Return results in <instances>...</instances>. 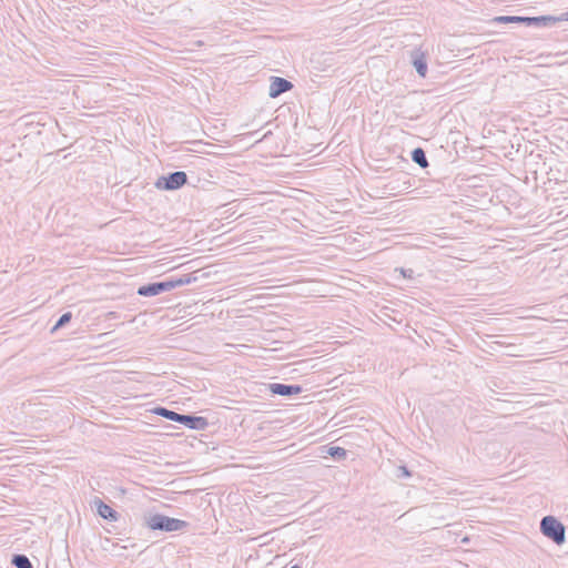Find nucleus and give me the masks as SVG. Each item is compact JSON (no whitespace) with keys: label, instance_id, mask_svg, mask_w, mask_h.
<instances>
[{"label":"nucleus","instance_id":"1","mask_svg":"<svg viewBox=\"0 0 568 568\" xmlns=\"http://www.w3.org/2000/svg\"><path fill=\"white\" fill-rule=\"evenodd\" d=\"M152 412L158 416L182 424L190 429L205 430L209 426L207 419L202 416L179 414L174 410L168 409L166 407L162 406L153 408Z\"/></svg>","mask_w":568,"mask_h":568},{"label":"nucleus","instance_id":"2","mask_svg":"<svg viewBox=\"0 0 568 568\" xmlns=\"http://www.w3.org/2000/svg\"><path fill=\"white\" fill-rule=\"evenodd\" d=\"M195 278H192L190 275H183L178 278H170L162 282H153L146 285H142L138 288V294L140 296H156L163 292H169L175 287L183 286L190 284Z\"/></svg>","mask_w":568,"mask_h":568},{"label":"nucleus","instance_id":"3","mask_svg":"<svg viewBox=\"0 0 568 568\" xmlns=\"http://www.w3.org/2000/svg\"><path fill=\"white\" fill-rule=\"evenodd\" d=\"M144 525L151 530H161L168 532L184 530L189 527L187 521L171 518L162 514L144 516Z\"/></svg>","mask_w":568,"mask_h":568},{"label":"nucleus","instance_id":"4","mask_svg":"<svg viewBox=\"0 0 568 568\" xmlns=\"http://www.w3.org/2000/svg\"><path fill=\"white\" fill-rule=\"evenodd\" d=\"M540 531L557 545H562L566 540L565 526L554 516H545L541 519Z\"/></svg>","mask_w":568,"mask_h":568},{"label":"nucleus","instance_id":"5","mask_svg":"<svg viewBox=\"0 0 568 568\" xmlns=\"http://www.w3.org/2000/svg\"><path fill=\"white\" fill-rule=\"evenodd\" d=\"M187 182V175L183 171L171 172L162 175L155 182V186L160 190L173 191L182 187Z\"/></svg>","mask_w":568,"mask_h":568},{"label":"nucleus","instance_id":"6","mask_svg":"<svg viewBox=\"0 0 568 568\" xmlns=\"http://www.w3.org/2000/svg\"><path fill=\"white\" fill-rule=\"evenodd\" d=\"M293 88V83L284 78L273 77L270 85V97L277 98L281 94L290 91Z\"/></svg>","mask_w":568,"mask_h":568},{"label":"nucleus","instance_id":"7","mask_svg":"<svg viewBox=\"0 0 568 568\" xmlns=\"http://www.w3.org/2000/svg\"><path fill=\"white\" fill-rule=\"evenodd\" d=\"M412 63L419 77L425 78L427 74V59L426 54L419 49H414L410 52Z\"/></svg>","mask_w":568,"mask_h":568},{"label":"nucleus","instance_id":"8","mask_svg":"<svg viewBox=\"0 0 568 568\" xmlns=\"http://www.w3.org/2000/svg\"><path fill=\"white\" fill-rule=\"evenodd\" d=\"M270 389L273 394L285 397L297 395L303 390L301 385H288L282 383L271 384Z\"/></svg>","mask_w":568,"mask_h":568},{"label":"nucleus","instance_id":"9","mask_svg":"<svg viewBox=\"0 0 568 568\" xmlns=\"http://www.w3.org/2000/svg\"><path fill=\"white\" fill-rule=\"evenodd\" d=\"M562 17L554 16H539V17H527L526 26H534L538 28L552 27L557 22L562 21Z\"/></svg>","mask_w":568,"mask_h":568},{"label":"nucleus","instance_id":"10","mask_svg":"<svg viewBox=\"0 0 568 568\" xmlns=\"http://www.w3.org/2000/svg\"><path fill=\"white\" fill-rule=\"evenodd\" d=\"M97 511L99 516L109 521H116L119 519V513L112 507L103 503L101 499H95Z\"/></svg>","mask_w":568,"mask_h":568},{"label":"nucleus","instance_id":"11","mask_svg":"<svg viewBox=\"0 0 568 568\" xmlns=\"http://www.w3.org/2000/svg\"><path fill=\"white\" fill-rule=\"evenodd\" d=\"M412 160L422 169H426L428 166L426 153L422 148H416L412 151Z\"/></svg>","mask_w":568,"mask_h":568},{"label":"nucleus","instance_id":"12","mask_svg":"<svg viewBox=\"0 0 568 568\" xmlns=\"http://www.w3.org/2000/svg\"><path fill=\"white\" fill-rule=\"evenodd\" d=\"M527 17H519V16H498L494 18V22L496 23H520L526 26Z\"/></svg>","mask_w":568,"mask_h":568},{"label":"nucleus","instance_id":"13","mask_svg":"<svg viewBox=\"0 0 568 568\" xmlns=\"http://www.w3.org/2000/svg\"><path fill=\"white\" fill-rule=\"evenodd\" d=\"M11 564L16 568H32V564L30 559L22 554H17L12 556Z\"/></svg>","mask_w":568,"mask_h":568},{"label":"nucleus","instance_id":"14","mask_svg":"<svg viewBox=\"0 0 568 568\" xmlns=\"http://www.w3.org/2000/svg\"><path fill=\"white\" fill-rule=\"evenodd\" d=\"M327 454L336 460H342L346 457V449L339 446H331L327 448Z\"/></svg>","mask_w":568,"mask_h":568},{"label":"nucleus","instance_id":"15","mask_svg":"<svg viewBox=\"0 0 568 568\" xmlns=\"http://www.w3.org/2000/svg\"><path fill=\"white\" fill-rule=\"evenodd\" d=\"M72 318V314L71 312H67L64 314H62L60 316V318L57 321L55 325L53 326L52 331H57L61 327H63L64 325H67Z\"/></svg>","mask_w":568,"mask_h":568},{"label":"nucleus","instance_id":"16","mask_svg":"<svg viewBox=\"0 0 568 568\" xmlns=\"http://www.w3.org/2000/svg\"><path fill=\"white\" fill-rule=\"evenodd\" d=\"M395 476L397 478H405L410 476V471L406 466H398Z\"/></svg>","mask_w":568,"mask_h":568},{"label":"nucleus","instance_id":"17","mask_svg":"<svg viewBox=\"0 0 568 568\" xmlns=\"http://www.w3.org/2000/svg\"><path fill=\"white\" fill-rule=\"evenodd\" d=\"M400 273L404 277L412 278L414 271L412 268H400Z\"/></svg>","mask_w":568,"mask_h":568},{"label":"nucleus","instance_id":"18","mask_svg":"<svg viewBox=\"0 0 568 568\" xmlns=\"http://www.w3.org/2000/svg\"><path fill=\"white\" fill-rule=\"evenodd\" d=\"M564 20H568V11L562 16Z\"/></svg>","mask_w":568,"mask_h":568},{"label":"nucleus","instance_id":"19","mask_svg":"<svg viewBox=\"0 0 568 568\" xmlns=\"http://www.w3.org/2000/svg\"><path fill=\"white\" fill-rule=\"evenodd\" d=\"M467 541H468V538H467V537H465V538L463 539V542H467Z\"/></svg>","mask_w":568,"mask_h":568},{"label":"nucleus","instance_id":"20","mask_svg":"<svg viewBox=\"0 0 568 568\" xmlns=\"http://www.w3.org/2000/svg\"><path fill=\"white\" fill-rule=\"evenodd\" d=\"M291 568H301L298 565H294Z\"/></svg>","mask_w":568,"mask_h":568}]
</instances>
